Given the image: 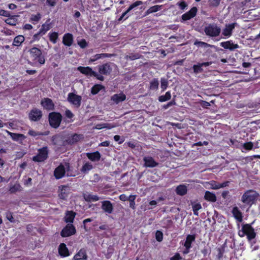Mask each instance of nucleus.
I'll return each instance as SVG.
<instances>
[{
	"label": "nucleus",
	"instance_id": "1",
	"mask_svg": "<svg viewBox=\"0 0 260 260\" xmlns=\"http://www.w3.org/2000/svg\"><path fill=\"white\" fill-rule=\"evenodd\" d=\"M238 234L241 238L246 236L248 241H251L254 239L256 235L254 228L249 223L242 224L241 230L238 231Z\"/></svg>",
	"mask_w": 260,
	"mask_h": 260
},
{
	"label": "nucleus",
	"instance_id": "2",
	"mask_svg": "<svg viewBox=\"0 0 260 260\" xmlns=\"http://www.w3.org/2000/svg\"><path fill=\"white\" fill-rule=\"evenodd\" d=\"M29 53L30 59L35 63H39L40 64L45 63V59L41 49L34 47L29 50Z\"/></svg>",
	"mask_w": 260,
	"mask_h": 260
},
{
	"label": "nucleus",
	"instance_id": "3",
	"mask_svg": "<svg viewBox=\"0 0 260 260\" xmlns=\"http://www.w3.org/2000/svg\"><path fill=\"white\" fill-rule=\"evenodd\" d=\"M258 193L253 190L246 191L242 196L241 201L245 204L251 206L257 200Z\"/></svg>",
	"mask_w": 260,
	"mask_h": 260
},
{
	"label": "nucleus",
	"instance_id": "4",
	"mask_svg": "<svg viewBox=\"0 0 260 260\" xmlns=\"http://www.w3.org/2000/svg\"><path fill=\"white\" fill-rule=\"evenodd\" d=\"M62 120V116L59 112H52L48 115V121L50 126L55 129L60 126Z\"/></svg>",
	"mask_w": 260,
	"mask_h": 260
},
{
	"label": "nucleus",
	"instance_id": "5",
	"mask_svg": "<svg viewBox=\"0 0 260 260\" xmlns=\"http://www.w3.org/2000/svg\"><path fill=\"white\" fill-rule=\"evenodd\" d=\"M77 70L85 76L94 77L100 81H103L105 79L104 76L98 75V73L93 71L92 68L90 67L79 66L77 68Z\"/></svg>",
	"mask_w": 260,
	"mask_h": 260
},
{
	"label": "nucleus",
	"instance_id": "6",
	"mask_svg": "<svg viewBox=\"0 0 260 260\" xmlns=\"http://www.w3.org/2000/svg\"><path fill=\"white\" fill-rule=\"evenodd\" d=\"M205 34L210 37H216L218 36L221 32V29L216 24H209L204 29Z\"/></svg>",
	"mask_w": 260,
	"mask_h": 260
},
{
	"label": "nucleus",
	"instance_id": "7",
	"mask_svg": "<svg viewBox=\"0 0 260 260\" xmlns=\"http://www.w3.org/2000/svg\"><path fill=\"white\" fill-rule=\"evenodd\" d=\"M48 147L47 146L43 147L38 149V153L32 157V160L38 162H43L48 158Z\"/></svg>",
	"mask_w": 260,
	"mask_h": 260
},
{
	"label": "nucleus",
	"instance_id": "8",
	"mask_svg": "<svg viewBox=\"0 0 260 260\" xmlns=\"http://www.w3.org/2000/svg\"><path fill=\"white\" fill-rule=\"evenodd\" d=\"M82 139H83V135L74 133L67 137L66 139L63 140L62 145L63 146L67 145H73Z\"/></svg>",
	"mask_w": 260,
	"mask_h": 260
},
{
	"label": "nucleus",
	"instance_id": "9",
	"mask_svg": "<svg viewBox=\"0 0 260 260\" xmlns=\"http://www.w3.org/2000/svg\"><path fill=\"white\" fill-rule=\"evenodd\" d=\"M75 226L72 223H68L62 229L60 235L62 238H66L74 235L76 233Z\"/></svg>",
	"mask_w": 260,
	"mask_h": 260
},
{
	"label": "nucleus",
	"instance_id": "10",
	"mask_svg": "<svg viewBox=\"0 0 260 260\" xmlns=\"http://www.w3.org/2000/svg\"><path fill=\"white\" fill-rule=\"evenodd\" d=\"M111 65L112 63L109 62L98 66V75H101L103 76V75H109L112 71Z\"/></svg>",
	"mask_w": 260,
	"mask_h": 260
},
{
	"label": "nucleus",
	"instance_id": "11",
	"mask_svg": "<svg viewBox=\"0 0 260 260\" xmlns=\"http://www.w3.org/2000/svg\"><path fill=\"white\" fill-rule=\"evenodd\" d=\"M42 111L36 108H33L28 113L29 119L31 121H38L42 118Z\"/></svg>",
	"mask_w": 260,
	"mask_h": 260
},
{
	"label": "nucleus",
	"instance_id": "12",
	"mask_svg": "<svg viewBox=\"0 0 260 260\" xmlns=\"http://www.w3.org/2000/svg\"><path fill=\"white\" fill-rule=\"evenodd\" d=\"M68 100L77 108H79L81 106L82 97L73 92H70L68 94Z\"/></svg>",
	"mask_w": 260,
	"mask_h": 260
},
{
	"label": "nucleus",
	"instance_id": "13",
	"mask_svg": "<svg viewBox=\"0 0 260 260\" xmlns=\"http://www.w3.org/2000/svg\"><path fill=\"white\" fill-rule=\"evenodd\" d=\"M41 105L44 109L47 111H52L54 109V104L50 98H45L43 99L41 101Z\"/></svg>",
	"mask_w": 260,
	"mask_h": 260
},
{
	"label": "nucleus",
	"instance_id": "14",
	"mask_svg": "<svg viewBox=\"0 0 260 260\" xmlns=\"http://www.w3.org/2000/svg\"><path fill=\"white\" fill-rule=\"evenodd\" d=\"M198 12V9L196 7H193L190 10L181 16V19L183 21L189 20L195 17Z\"/></svg>",
	"mask_w": 260,
	"mask_h": 260
},
{
	"label": "nucleus",
	"instance_id": "15",
	"mask_svg": "<svg viewBox=\"0 0 260 260\" xmlns=\"http://www.w3.org/2000/svg\"><path fill=\"white\" fill-rule=\"evenodd\" d=\"M102 209L106 213L111 214L113 211V206L112 203L108 200L103 201L101 202Z\"/></svg>",
	"mask_w": 260,
	"mask_h": 260
},
{
	"label": "nucleus",
	"instance_id": "16",
	"mask_svg": "<svg viewBox=\"0 0 260 260\" xmlns=\"http://www.w3.org/2000/svg\"><path fill=\"white\" fill-rule=\"evenodd\" d=\"M66 170L62 165H59L54 171V176L56 179H59L64 176Z\"/></svg>",
	"mask_w": 260,
	"mask_h": 260
},
{
	"label": "nucleus",
	"instance_id": "17",
	"mask_svg": "<svg viewBox=\"0 0 260 260\" xmlns=\"http://www.w3.org/2000/svg\"><path fill=\"white\" fill-rule=\"evenodd\" d=\"M220 45L224 49L230 51H233L239 48V45L237 44H234L232 40L221 42Z\"/></svg>",
	"mask_w": 260,
	"mask_h": 260
},
{
	"label": "nucleus",
	"instance_id": "18",
	"mask_svg": "<svg viewBox=\"0 0 260 260\" xmlns=\"http://www.w3.org/2000/svg\"><path fill=\"white\" fill-rule=\"evenodd\" d=\"M237 23H232L226 24L225 28L222 30V34L225 37H230L232 35V32Z\"/></svg>",
	"mask_w": 260,
	"mask_h": 260
},
{
	"label": "nucleus",
	"instance_id": "19",
	"mask_svg": "<svg viewBox=\"0 0 260 260\" xmlns=\"http://www.w3.org/2000/svg\"><path fill=\"white\" fill-rule=\"evenodd\" d=\"M88 255L86 250L84 248L80 249L73 256V260H87Z\"/></svg>",
	"mask_w": 260,
	"mask_h": 260
},
{
	"label": "nucleus",
	"instance_id": "20",
	"mask_svg": "<svg viewBox=\"0 0 260 260\" xmlns=\"http://www.w3.org/2000/svg\"><path fill=\"white\" fill-rule=\"evenodd\" d=\"M144 166L148 168H154L158 166V163L155 161L151 156H145L143 158Z\"/></svg>",
	"mask_w": 260,
	"mask_h": 260
},
{
	"label": "nucleus",
	"instance_id": "21",
	"mask_svg": "<svg viewBox=\"0 0 260 260\" xmlns=\"http://www.w3.org/2000/svg\"><path fill=\"white\" fill-rule=\"evenodd\" d=\"M73 35L69 32L66 33L62 38V43L64 45L70 47L73 43Z\"/></svg>",
	"mask_w": 260,
	"mask_h": 260
},
{
	"label": "nucleus",
	"instance_id": "22",
	"mask_svg": "<svg viewBox=\"0 0 260 260\" xmlns=\"http://www.w3.org/2000/svg\"><path fill=\"white\" fill-rule=\"evenodd\" d=\"M58 253L61 257H65L69 256L70 254L67 245L64 243L60 244L58 248Z\"/></svg>",
	"mask_w": 260,
	"mask_h": 260
},
{
	"label": "nucleus",
	"instance_id": "23",
	"mask_svg": "<svg viewBox=\"0 0 260 260\" xmlns=\"http://www.w3.org/2000/svg\"><path fill=\"white\" fill-rule=\"evenodd\" d=\"M7 133L13 141L19 142L20 143H21L22 141L26 139V136L22 134L14 133L8 131H7Z\"/></svg>",
	"mask_w": 260,
	"mask_h": 260
},
{
	"label": "nucleus",
	"instance_id": "24",
	"mask_svg": "<svg viewBox=\"0 0 260 260\" xmlns=\"http://www.w3.org/2000/svg\"><path fill=\"white\" fill-rule=\"evenodd\" d=\"M69 187L67 185H61L59 187L58 197L62 200H66L68 197Z\"/></svg>",
	"mask_w": 260,
	"mask_h": 260
},
{
	"label": "nucleus",
	"instance_id": "25",
	"mask_svg": "<svg viewBox=\"0 0 260 260\" xmlns=\"http://www.w3.org/2000/svg\"><path fill=\"white\" fill-rule=\"evenodd\" d=\"M86 155L92 161H99L101 157V154L98 151L93 152H87L86 153Z\"/></svg>",
	"mask_w": 260,
	"mask_h": 260
},
{
	"label": "nucleus",
	"instance_id": "26",
	"mask_svg": "<svg viewBox=\"0 0 260 260\" xmlns=\"http://www.w3.org/2000/svg\"><path fill=\"white\" fill-rule=\"evenodd\" d=\"M232 213L235 219L238 222H241L243 221V215L242 212L237 207H234L232 210Z\"/></svg>",
	"mask_w": 260,
	"mask_h": 260
},
{
	"label": "nucleus",
	"instance_id": "27",
	"mask_svg": "<svg viewBox=\"0 0 260 260\" xmlns=\"http://www.w3.org/2000/svg\"><path fill=\"white\" fill-rule=\"evenodd\" d=\"M76 213L73 211H67L64 217V221L67 223H73Z\"/></svg>",
	"mask_w": 260,
	"mask_h": 260
},
{
	"label": "nucleus",
	"instance_id": "28",
	"mask_svg": "<svg viewBox=\"0 0 260 260\" xmlns=\"http://www.w3.org/2000/svg\"><path fill=\"white\" fill-rule=\"evenodd\" d=\"M125 99L126 95L122 92L114 94L111 97V100L116 104L125 101Z\"/></svg>",
	"mask_w": 260,
	"mask_h": 260
},
{
	"label": "nucleus",
	"instance_id": "29",
	"mask_svg": "<svg viewBox=\"0 0 260 260\" xmlns=\"http://www.w3.org/2000/svg\"><path fill=\"white\" fill-rule=\"evenodd\" d=\"M162 7V5H154L151 6L144 12V16H147L151 13L157 12L160 10Z\"/></svg>",
	"mask_w": 260,
	"mask_h": 260
},
{
	"label": "nucleus",
	"instance_id": "30",
	"mask_svg": "<svg viewBox=\"0 0 260 260\" xmlns=\"http://www.w3.org/2000/svg\"><path fill=\"white\" fill-rule=\"evenodd\" d=\"M204 199L208 202H215L217 201V198L215 193L209 191H206L204 195Z\"/></svg>",
	"mask_w": 260,
	"mask_h": 260
},
{
	"label": "nucleus",
	"instance_id": "31",
	"mask_svg": "<svg viewBox=\"0 0 260 260\" xmlns=\"http://www.w3.org/2000/svg\"><path fill=\"white\" fill-rule=\"evenodd\" d=\"M225 243L222 245L220 247L216 248L217 254L216 255V260H222L223 254L225 252Z\"/></svg>",
	"mask_w": 260,
	"mask_h": 260
},
{
	"label": "nucleus",
	"instance_id": "32",
	"mask_svg": "<svg viewBox=\"0 0 260 260\" xmlns=\"http://www.w3.org/2000/svg\"><path fill=\"white\" fill-rule=\"evenodd\" d=\"M175 191L177 194L183 196L187 193V188L186 186L184 184L179 185L177 186Z\"/></svg>",
	"mask_w": 260,
	"mask_h": 260
},
{
	"label": "nucleus",
	"instance_id": "33",
	"mask_svg": "<svg viewBox=\"0 0 260 260\" xmlns=\"http://www.w3.org/2000/svg\"><path fill=\"white\" fill-rule=\"evenodd\" d=\"M63 141L61 136L59 135H55L51 137V142L54 145L62 146Z\"/></svg>",
	"mask_w": 260,
	"mask_h": 260
},
{
	"label": "nucleus",
	"instance_id": "34",
	"mask_svg": "<svg viewBox=\"0 0 260 260\" xmlns=\"http://www.w3.org/2000/svg\"><path fill=\"white\" fill-rule=\"evenodd\" d=\"M196 235H188L186 236V240L183 244L185 247H191V244L195 241Z\"/></svg>",
	"mask_w": 260,
	"mask_h": 260
},
{
	"label": "nucleus",
	"instance_id": "35",
	"mask_svg": "<svg viewBox=\"0 0 260 260\" xmlns=\"http://www.w3.org/2000/svg\"><path fill=\"white\" fill-rule=\"evenodd\" d=\"M50 28L51 23H50V19H48L45 23L42 25L39 31L42 35H44Z\"/></svg>",
	"mask_w": 260,
	"mask_h": 260
},
{
	"label": "nucleus",
	"instance_id": "36",
	"mask_svg": "<svg viewBox=\"0 0 260 260\" xmlns=\"http://www.w3.org/2000/svg\"><path fill=\"white\" fill-rule=\"evenodd\" d=\"M24 37L22 35H18L15 37L13 42V45L15 46H20L24 41Z\"/></svg>",
	"mask_w": 260,
	"mask_h": 260
},
{
	"label": "nucleus",
	"instance_id": "37",
	"mask_svg": "<svg viewBox=\"0 0 260 260\" xmlns=\"http://www.w3.org/2000/svg\"><path fill=\"white\" fill-rule=\"evenodd\" d=\"M93 169L92 164L89 162H86L85 163L82 168L81 169V172L83 174H87L88 172Z\"/></svg>",
	"mask_w": 260,
	"mask_h": 260
},
{
	"label": "nucleus",
	"instance_id": "38",
	"mask_svg": "<svg viewBox=\"0 0 260 260\" xmlns=\"http://www.w3.org/2000/svg\"><path fill=\"white\" fill-rule=\"evenodd\" d=\"M194 45L199 47H202V48H207L208 47L215 48V46L213 45H210L207 43H206L204 42H202V41H199L198 40H196L194 42Z\"/></svg>",
	"mask_w": 260,
	"mask_h": 260
},
{
	"label": "nucleus",
	"instance_id": "39",
	"mask_svg": "<svg viewBox=\"0 0 260 260\" xmlns=\"http://www.w3.org/2000/svg\"><path fill=\"white\" fill-rule=\"evenodd\" d=\"M254 148L253 143L252 142H248L243 143L242 145V151L244 152L245 151H250Z\"/></svg>",
	"mask_w": 260,
	"mask_h": 260
},
{
	"label": "nucleus",
	"instance_id": "40",
	"mask_svg": "<svg viewBox=\"0 0 260 260\" xmlns=\"http://www.w3.org/2000/svg\"><path fill=\"white\" fill-rule=\"evenodd\" d=\"M105 87L101 84H96L93 85L91 89V93L93 95L98 94L100 90L104 89Z\"/></svg>",
	"mask_w": 260,
	"mask_h": 260
},
{
	"label": "nucleus",
	"instance_id": "41",
	"mask_svg": "<svg viewBox=\"0 0 260 260\" xmlns=\"http://www.w3.org/2000/svg\"><path fill=\"white\" fill-rule=\"evenodd\" d=\"M171 98V91H168L166 92L165 95H160L158 97V101L160 102H165L170 100Z\"/></svg>",
	"mask_w": 260,
	"mask_h": 260
},
{
	"label": "nucleus",
	"instance_id": "42",
	"mask_svg": "<svg viewBox=\"0 0 260 260\" xmlns=\"http://www.w3.org/2000/svg\"><path fill=\"white\" fill-rule=\"evenodd\" d=\"M84 199L87 202H96L100 200V198L95 194H89L84 197Z\"/></svg>",
	"mask_w": 260,
	"mask_h": 260
},
{
	"label": "nucleus",
	"instance_id": "43",
	"mask_svg": "<svg viewBox=\"0 0 260 260\" xmlns=\"http://www.w3.org/2000/svg\"><path fill=\"white\" fill-rule=\"evenodd\" d=\"M142 56L138 53H131L129 55L125 56L126 59L131 60H136L142 58Z\"/></svg>",
	"mask_w": 260,
	"mask_h": 260
},
{
	"label": "nucleus",
	"instance_id": "44",
	"mask_svg": "<svg viewBox=\"0 0 260 260\" xmlns=\"http://www.w3.org/2000/svg\"><path fill=\"white\" fill-rule=\"evenodd\" d=\"M49 40L53 44H55L57 42V40L58 38V34L57 32H50L48 35Z\"/></svg>",
	"mask_w": 260,
	"mask_h": 260
},
{
	"label": "nucleus",
	"instance_id": "45",
	"mask_svg": "<svg viewBox=\"0 0 260 260\" xmlns=\"http://www.w3.org/2000/svg\"><path fill=\"white\" fill-rule=\"evenodd\" d=\"M192 69L193 73L196 74L201 73L203 71V69L200 63H198L197 64H194Z\"/></svg>",
	"mask_w": 260,
	"mask_h": 260
},
{
	"label": "nucleus",
	"instance_id": "46",
	"mask_svg": "<svg viewBox=\"0 0 260 260\" xmlns=\"http://www.w3.org/2000/svg\"><path fill=\"white\" fill-rule=\"evenodd\" d=\"M158 85L159 82L158 79L154 78L150 83V89L152 90L157 89Z\"/></svg>",
	"mask_w": 260,
	"mask_h": 260
},
{
	"label": "nucleus",
	"instance_id": "47",
	"mask_svg": "<svg viewBox=\"0 0 260 260\" xmlns=\"http://www.w3.org/2000/svg\"><path fill=\"white\" fill-rule=\"evenodd\" d=\"M192 210H193L194 215H195L196 216H198L199 215L198 211H199V210H200V209H202V206H201V204L199 203H196V204L192 205Z\"/></svg>",
	"mask_w": 260,
	"mask_h": 260
},
{
	"label": "nucleus",
	"instance_id": "48",
	"mask_svg": "<svg viewBox=\"0 0 260 260\" xmlns=\"http://www.w3.org/2000/svg\"><path fill=\"white\" fill-rule=\"evenodd\" d=\"M21 185L19 184H15L14 185L10 187L9 189V191L11 193H14L16 192L17 191L21 190Z\"/></svg>",
	"mask_w": 260,
	"mask_h": 260
},
{
	"label": "nucleus",
	"instance_id": "49",
	"mask_svg": "<svg viewBox=\"0 0 260 260\" xmlns=\"http://www.w3.org/2000/svg\"><path fill=\"white\" fill-rule=\"evenodd\" d=\"M143 4V2L142 1H137L135 2L134 3H133L132 4H131L126 10L128 12V13H129V12L131 10H132L133 9H134L135 8H136Z\"/></svg>",
	"mask_w": 260,
	"mask_h": 260
},
{
	"label": "nucleus",
	"instance_id": "50",
	"mask_svg": "<svg viewBox=\"0 0 260 260\" xmlns=\"http://www.w3.org/2000/svg\"><path fill=\"white\" fill-rule=\"evenodd\" d=\"M41 18L40 13H38L36 15H31L30 20L32 22L33 24H35L36 22H39Z\"/></svg>",
	"mask_w": 260,
	"mask_h": 260
},
{
	"label": "nucleus",
	"instance_id": "51",
	"mask_svg": "<svg viewBox=\"0 0 260 260\" xmlns=\"http://www.w3.org/2000/svg\"><path fill=\"white\" fill-rule=\"evenodd\" d=\"M131 15L129 14L128 12L126 10L124 12H123L120 17L118 19V21L120 22L122 20H125L131 16Z\"/></svg>",
	"mask_w": 260,
	"mask_h": 260
},
{
	"label": "nucleus",
	"instance_id": "52",
	"mask_svg": "<svg viewBox=\"0 0 260 260\" xmlns=\"http://www.w3.org/2000/svg\"><path fill=\"white\" fill-rule=\"evenodd\" d=\"M230 183L229 181H225L221 183H218L213 187V188L215 189H218L220 188H223L224 187L228 186Z\"/></svg>",
	"mask_w": 260,
	"mask_h": 260
},
{
	"label": "nucleus",
	"instance_id": "53",
	"mask_svg": "<svg viewBox=\"0 0 260 260\" xmlns=\"http://www.w3.org/2000/svg\"><path fill=\"white\" fill-rule=\"evenodd\" d=\"M155 238L158 242H161L163 239V233L160 231H157L155 233Z\"/></svg>",
	"mask_w": 260,
	"mask_h": 260
},
{
	"label": "nucleus",
	"instance_id": "54",
	"mask_svg": "<svg viewBox=\"0 0 260 260\" xmlns=\"http://www.w3.org/2000/svg\"><path fill=\"white\" fill-rule=\"evenodd\" d=\"M78 44L82 49H84L88 46V43L84 39L78 41Z\"/></svg>",
	"mask_w": 260,
	"mask_h": 260
},
{
	"label": "nucleus",
	"instance_id": "55",
	"mask_svg": "<svg viewBox=\"0 0 260 260\" xmlns=\"http://www.w3.org/2000/svg\"><path fill=\"white\" fill-rule=\"evenodd\" d=\"M221 0H208L209 6L213 7H217Z\"/></svg>",
	"mask_w": 260,
	"mask_h": 260
},
{
	"label": "nucleus",
	"instance_id": "56",
	"mask_svg": "<svg viewBox=\"0 0 260 260\" xmlns=\"http://www.w3.org/2000/svg\"><path fill=\"white\" fill-rule=\"evenodd\" d=\"M108 123H99L95 126V128L97 129H101L104 128H107L108 129L111 128V127L109 126Z\"/></svg>",
	"mask_w": 260,
	"mask_h": 260
},
{
	"label": "nucleus",
	"instance_id": "57",
	"mask_svg": "<svg viewBox=\"0 0 260 260\" xmlns=\"http://www.w3.org/2000/svg\"><path fill=\"white\" fill-rule=\"evenodd\" d=\"M161 88L162 90H165L168 87V82L167 79L165 78H161Z\"/></svg>",
	"mask_w": 260,
	"mask_h": 260
},
{
	"label": "nucleus",
	"instance_id": "58",
	"mask_svg": "<svg viewBox=\"0 0 260 260\" xmlns=\"http://www.w3.org/2000/svg\"><path fill=\"white\" fill-rule=\"evenodd\" d=\"M43 36V35H42L39 31L37 33V34H35L33 36H32V40L31 41V42H35V41H39L40 38H41V37Z\"/></svg>",
	"mask_w": 260,
	"mask_h": 260
},
{
	"label": "nucleus",
	"instance_id": "59",
	"mask_svg": "<svg viewBox=\"0 0 260 260\" xmlns=\"http://www.w3.org/2000/svg\"><path fill=\"white\" fill-rule=\"evenodd\" d=\"M28 134L29 136H32V137H36L38 136L43 135V134L42 133L35 131L33 129H29L28 132Z\"/></svg>",
	"mask_w": 260,
	"mask_h": 260
},
{
	"label": "nucleus",
	"instance_id": "60",
	"mask_svg": "<svg viewBox=\"0 0 260 260\" xmlns=\"http://www.w3.org/2000/svg\"><path fill=\"white\" fill-rule=\"evenodd\" d=\"M201 252L203 254L204 256L206 257L207 255L210 254L211 249L207 247H205L201 250Z\"/></svg>",
	"mask_w": 260,
	"mask_h": 260
},
{
	"label": "nucleus",
	"instance_id": "61",
	"mask_svg": "<svg viewBox=\"0 0 260 260\" xmlns=\"http://www.w3.org/2000/svg\"><path fill=\"white\" fill-rule=\"evenodd\" d=\"M176 104V103L175 100L174 99L168 103L167 104L163 105L162 108L166 110L169 108L170 107L175 105Z\"/></svg>",
	"mask_w": 260,
	"mask_h": 260
},
{
	"label": "nucleus",
	"instance_id": "62",
	"mask_svg": "<svg viewBox=\"0 0 260 260\" xmlns=\"http://www.w3.org/2000/svg\"><path fill=\"white\" fill-rule=\"evenodd\" d=\"M0 15L7 17H12L9 11L3 9H0Z\"/></svg>",
	"mask_w": 260,
	"mask_h": 260
},
{
	"label": "nucleus",
	"instance_id": "63",
	"mask_svg": "<svg viewBox=\"0 0 260 260\" xmlns=\"http://www.w3.org/2000/svg\"><path fill=\"white\" fill-rule=\"evenodd\" d=\"M114 140L118 142L119 144H122L124 141V138H121L120 136L119 135H115L114 136Z\"/></svg>",
	"mask_w": 260,
	"mask_h": 260
},
{
	"label": "nucleus",
	"instance_id": "64",
	"mask_svg": "<svg viewBox=\"0 0 260 260\" xmlns=\"http://www.w3.org/2000/svg\"><path fill=\"white\" fill-rule=\"evenodd\" d=\"M182 259L181 256L178 253H176L175 255L170 258V260H181Z\"/></svg>",
	"mask_w": 260,
	"mask_h": 260
}]
</instances>
